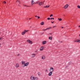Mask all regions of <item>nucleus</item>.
<instances>
[{
	"instance_id": "nucleus-5",
	"label": "nucleus",
	"mask_w": 80,
	"mask_h": 80,
	"mask_svg": "<svg viewBox=\"0 0 80 80\" xmlns=\"http://www.w3.org/2000/svg\"><path fill=\"white\" fill-rule=\"evenodd\" d=\"M44 2H45V1H43V2H40L39 3V5H42V4H43V5L44 4Z\"/></svg>"
},
{
	"instance_id": "nucleus-27",
	"label": "nucleus",
	"mask_w": 80,
	"mask_h": 80,
	"mask_svg": "<svg viewBox=\"0 0 80 80\" xmlns=\"http://www.w3.org/2000/svg\"><path fill=\"white\" fill-rule=\"evenodd\" d=\"M78 8H80V6L79 5H78Z\"/></svg>"
},
{
	"instance_id": "nucleus-31",
	"label": "nucleus",
	"mask_w": 80,
	"mask_h": 80,
	"mask_svg": "<svg viewBox=\"0 0 80 80\" xmlns=\"http://www.w3.org/2000/svg\"><path fill=\"white\" fill-rule=\"evenodd\" d=\"M37 17H38V19H39V18H40V17H39V16H38Z\"/></svg>"
},
{
	"instance_id": "nucleus-30",
	"label": "nucleus",
	"mask_w": 80,
	"mask_h": 80,
	"mask_svg": "<svg viewBox=\"0 0 80 80\" xmlns=\"http://www.w3.org/2000/svg\"><path fill=\"white\" fill-rule=\"evenodd\" d=\"M32 55H33V57H35V54H32Z\"/></svg>"
},
{
	"instance_id": "nucleus-1",
	"label": "nucleus",
	"mask_w": 80,
	"mask_h": 80,
	"mask_svg": "<svg viewBox=\"0 0 80 80\" xmlns=\"http://www.w3.org/2000/svg\"><path fill=\"white\" fill-rule=\"evenodd\" d=\"M29 64V62H27L26 63L24 64V65L23 66V67H27V66L28 65V64Z\"/></svg>"
},
{
	"instance_id": "nucleus-20",
	"label": "nucleus",
	"mask_w": 80,
	"mask_h": 80,
	"mask_svg": "<svg viewBox=\"0 0 80 80\" xmlns=\"http://www.w3.org/2000/svg\"><path fill=\"white\" fill-rule=\"evenodd\" d=\"M38 75H41V73H40V72H38Z\"/></svg>"
},
{
	"instance_id": "nucleus-25",
	"label": "nucleus",
	"mask_w": 80,
	"mask_h": 80,
	"mask_svg": "<svg viewBox=\"0 0 80 80\" xmlns=\"http://www.w3.org/2000/svg\"><path fill=\"white\" fill-rule=\"evenodd\" d=\"M47 20H50V18H47Z\"/></svg>"
},
{
	"instance_id": "nucleus-36",
	"label": "nucleus",
	"mask_w": 80,
	"mask_h": 80,
	"mask_svg": "<svg viewBox=\"0 0 80 80\" xmlns=\"http://www.w3.org/2000/svg\"><path fill=\"white\" fill-rule=\"evenodd\" d=\"M18 56H20V54H18Z\"/></svg>"
},
{
	"instance_id": "nucleus-11",
	"label": "nucleus",
	"mask_w": 80,
	"mask_h": 80,
	"mask_svg": "<svg viewBox=\"0 0 80 80\" xmlns=\"http://www.w3.org/2000/svg\"><path fill=\"white\" fill-rule=\"evenodd\" d=\"M43 48H44V47L43 46L41 47V48H40V50L41 51L43 50Z\"/></svg>"
},
{
	"instance_id": "nucleus-35",
	"label": "nucleus",
	"mask_w": 80,
	"mask_h": 80,
	"mask_svg": "<svg viewBox=\"0 0 80 80\" xmlns=\"http://www.w3.org/2000/svg\"><path fill=\"white\" fill-rule=\"evenodd\" d=\"M53 28H54L55 27H56V26H55L53 27Z\"/></svg>"
},
{
	"instance_id": "nucleus-38",
	"label": "nucleus",
	"mask_w": 80,
	"mask_h": 80,
	"mask_svg": "<svg viewBox=\"0 0 80 80\" xmlns=\"http://www.w3.org/2000/svg\"><path fill=\"white\" fill-rule=\"evenodd\" d=\"M50 35H52V33H49Z\"/></svg>"
},
{
	"instance_id": "nucleus-15",
	"label": "nucleus",
	"mask_w": 80,
	"mask_h": 80,
	"mask_svg": "<svg viewBox=\"0 0 80 80\" xmlns=\"http://www.w3.org/2000/svg\"><path fill=\"white\" fill-rule=\"evenodd\" d=\"M16 67L17 68H18L19 67V64H16Z\"/></svg>"
},
{
	"instance_id": "nucleus-12",
	"label": "nucleus",
	"mask_w": 80,
	"mask_h": 80,
	"mask_svg": "<svg viewBox=\"0 0 80 80\" xmlns=\"http://www.w3.org/2000/svg\"><path fill=\"white\" fill-rule=\"evenodd\" d=\"M42 60H44L45 58V56L44 55L42 56Z\"/></svg>"
},
{
	"instance_id": "nucleus-8",
	"label": "nucleus",
	"mask_w": 80,
	"mask_h": 80,
	"mask_svg": "<svg viewBox=\"0 0 80 80\" xmlns=\"http://www.w3.org/2000/svg\"><path fill=\"white\" fill-rule=\"evenodd\" d=\"M52 71H50V73H49L48 74V75L49 76H51V75H52Z\"/></svg>"
},
{
	"instance_id": "nucleus-45",
	"label": "nucleus",
	"mask_w": 80,
	"mask_h": 80,
	"mask_svg": "<svg viewBox=\"0 0 80 80\" xmlns=\"http://www.w3.org/2000/svg\"><path fill=\"white\" fill-rule=\"evenodd\" d=\"M47 69H46V71L47 72Z\"/></svg>"
},
{
	"instance_id": "nucleus-34",
	"label": "nucleus",
	"mask_w": 80,
	"mask_h": 80,
	"mask_svg": "<svg viewBox=\"0 0 80 80\" xmlns=\"http://www.w3.org/2000/svg\"><path fill=\"white\" fill-rule=\"evenodd\" d=\"M3 3H6V2L4 1V2H3Z\"/></svg>"
},
{
	"instance_id": "nucleus-19",
	"label": "nucleus",
	"mask_w": 80,
	"mask_h": 80,
	"mask_svg": "<svg viewBox=\"0 0 80 80\" xmlns=\"http://www.w3.org/2000/svg\"><path fill=\"white\" fill-rule=\"evenodd\" d=\"M58 20H59V21H62V19L61 18H58Z\"/></svg>"
},
{
	"instance_id": "nucleus-28",
	"label": "nucleus",
	"mask_w": 80,
	"mask_h": 80,
	"mask_svg": "<svg viewBox=\"0 0 80 80\" xmlns=\"http://www.w3.org/2000/svg\"><path fill=\"white\" fill-rule=\"evenodd\" d=\"M25 63V62H22V65H23V64H24Z\"/></svg>"
},
{
	"instance_id": "nucleus-37",
	"label": "nucleus",
	"mask_w": 80,
	"mask_h": 80,
	"mask_svg": "<svg viewBox=\"0 0 80 80\" xmlns=\"http://www.w3.org/2000/svg\"><path fill=\"white\" fill-rule=\"evenodd\" d=\"M37 2L36 3H38V2Z\"/></svg>"
},
{
	"instance_id": "nucleus-41",
	"label": "nucleus",
	"mask_w": 80,
	"mask_h": 80,
	"mask_svg": "<svg viewBox=\"0 0 80 80\" xmlns=\"http://www.w3.org/2000/svg\"><path fill=\"white\" fill-rule=\"evenodd\" d=\"M1 47V43H0V47Z\"/></svg>"
},
{
	"instance_id": "nucleus-46",
	"label": "nucleus",
	"mask_w": 80,
	"mask_h": 80,
	"mask_svg": "<svg viewBox=\"0 0 80 80\" xmlns=\"http://www.w3.org/2000/svg\"><path fill=\"white\" fill-rule=\"evenodd\" d=\"M30 19H31V18H29V20H30Z\"/></svg>"
},
{
	"instance_id": "nucleus-22",
	"label": "nucleus",
	"mask_w": 80,
	"mask_h": 80,
	"mask_svg": "<svg viewBox=\"0 0 80 80\" xmlns=\"http://www.w3.org/2000/svg\"><path fill=\"white\" fill-rule=\"evenodd\" d=\"M48 30V29H47V28L46 29H44L43 30V31H44V32H45V31H46V30Z\"/></svg>"
},
{
	"instance_id": "nucleus-10",
	"label": "nucleus",
	"mask_w": 80,
	"mask_h": 80,
	"mask_svg": "<svg viewBox=\"0 0 80 80\" xmlns=\"http://www.w3.org/2000/svg\"><path fill=\"white\" fill-rule=\"evenodd\" d=\"M35 3V2H34V1L33 0H32V2H31V5H33V3Z\"/></svg>"
},
{
	"instance_id": "nucleus-40",
	"label": "nucleus",
	"mask_w": 80,
	"mask_h": 80,
	"mask_svg": "<svg viewBox=\"0 0 80 80\" xmlns=\"http://www.w3.org/2000/svg\"><path fill=\"white\" fill-rule=\"evenodd\" d=\"M63 42L62 41H61L60 43H62Z\"/></svg>"
},
{
	"instance_id": "nucleus-14",
	"label": "nucleus",
	"mask_w": 80,
	"mask_h": 80,
	"mask_svg": "<svg viewBox=\"0 0 80 80\" xmlns=\"http://www.w3.org/2000/svg\"><path fill=\"white\" fill-rule=\"evenodd\" d=\"M25 33H26V32H25V31H23V32H22V35H25Z\"/></svg>"
},
{
	"instance_id": "nucleus-17",
	"label": "nucleus",
	"mask_w": 80,
	"mask_h": 80,
	"mask_svg": "<svg viewBox=\"0 0 80 80\" xmlns=\"http://www.w3.org/2000/svg\"><path fill=\"white\" fill-rule=\"evenodd\" d=\"M44 24V22H42L41 23V25H43Z\"/></svg>"
},
{
	"instance_id": "nucleus-24",
	"label": "nucleus",
	"mask_w": 80,
	"mask_h": 80,
	"mask_svg": "<svg viewBox=\"0 0 80 80\" xmlns=\"http://www.w3.org/2000/svg\"><path fill=\"white\" fill-rule=\"evenodd\" d=\"M50 28H52V27H49L47 28V29H48V30H49Z\"/></svg>"
},
{
	"instance_id": "nucleus-9",
	"label": "nucleus",
	"mask_w": 80,
	"mask_h": 80,
	"mask_svg": "<svg viewBox=\"0 0 80 80\" xmlns=\"http://www.w3.org/2000/svg\"><path fill=\"white\" fill-rule=\"evenodd\" d=\"M34 78L35 77H33V76H31L30 78V79L31 80H33Z\"/></svg>"
},
{
	"instance_id": "nucleus-32",
	"label": "nucleus",
	"mask_w": 80,
	"mask_h": 80,
	"mask_svg": "<svg viewBox=\"0 0 80 80\" xmlns=\"http://www.w3.org/2000/svg\"><path fill=\"white\" fill-rule=\"evenodd\" d=\"M51 23H53L54 22H55V21H53V22L52 21L51 22Z\"/></svg>"
},
{
	"instance_id": "nucleus-3",
	"label": "nucleus",
	"mask_w": 80,
	"mask_h": 80,
	"mask_svg": "<svg viewBox=\"0 0 80 80\" xmlns=\"http://www.w3.org/2000/svg\"><path fill=\"white\" fill-rule=\"evenodd\" d=\"M27 42H28V43H30V44H32V41H30V40H27Z\"/></svg>"
},
{
	"instance_id": "nucleus-29",
	"label": "nucleus",
	"mask_w": 80,
	"mask_h": 80,
	"mask_svg": "<svg viewBox=\"0 0 80 80\" xmlns=\"http://www.w3.org/2000/svg\"><path fill=\"white\" fill-rule=\"evenodd\" d=\"M52 19H53V20H54V18H51V20H52Z\"/></svg>"
},
{
	"instance_id": "nucleus-18",
	"label": "nucleus",
	"mask_w": 80,
	"mask_h": 80,
	"mask_svg": "<svg viewBox=\"0 0 80 80\" xmlns=\"http://www.w3.org/2000/svg\"><path fill=\"white\" fill-rule=\"evenodd\" d=\"M49 40H52V37H49Z\"/></svg>"
},
{
	"instance_id": "nucleus-16",
	"label": "nucleus",
	"mask_w": 80,
	"mask_h": 80,
	"mask_svg": "<svg viewBox=\"0 0 80 80\" xmlns=\"http://www.w3.org/2000/svg\"><path fill=\"white\" fill-rule=\"evenodd\" d=\"M34 80H38V78L36 77H35L34 78Z\"/></svg>"
},
{
	"instance_id": "nucleus-42",
	"label": "nucleus",
	"mask_w": 80,
	"mask_h": 80,
	"mask_svg": "<svg viewBox=\"0 0 80 80\" xmlns=\"http://www.w3.org/2000/svg\"><path fill=\"white\" fill-rule=\"evenodd\" d=\"M62 28H63V27H62Z\"/></svg>"
},
{
	"instance_id": "nucleus-13",
	"label": "nucleus",
	"mask_w": 80,
	"mask_h": 80,
	"mask_svg": "<svg viewBox=\"0 0 80 80\" xmlns=\"http://www.w3.org/2000/svg\"><path fill=\"white\" fill-rule=\"evenodd\" d=\"M50 6H49V5H46V6H44V8H48Z\"/></svg>"
},
{
	"instance_id": "nucleus-23",
	"label": "nucleus",
	"mask_w": 80,
	"mask_h": 80,
	"mask_svg": "<svg viewBox=\"0 0 80 80\" xmlns=\"http://www.w3.org/2000/svg\"><path fill=\"white\" fill-rule=\"evenodd\" d=\"M50 17H53V14H52L50 16Z\"/></svg>"
},
{
	"instance_id": "nucleus-43",
	"label": "nucleus",
	"mask_w": 80,
	"mask_h": 80,
	"mask_svg": "<svg viewBox=\"0 0 80 80\" xmlns=\"http://www.w3.org/2000/svg\"><path fill=\"white\" fill-rule=\"evenodd\" d=\"M61 80V79L60 78H59V80Z\"/></svg>"
},
{
	"instance_id": "nucleus-2",
	"label": "nucleus",
	"mask_w": 80,
	"mask_h": 80,
	"mask_svg": "<svg viewBox=\"0 0 80 80\" xmlns=\"http://www.w3.org/2000/svg\"><path fill=\"white\" fill-rule=\"evenodd\" d=\"M74 42H79V43H80V40L78 39L75 40Z\"/></svg>"
},
{
	"instance_id": "nucleus-26",
	"label": "nucleus",
	"mask_w": 80,
	"mask_h": 80,
	"mask_svg": "<svg viewBox=\"0 0 80 80\" xmlns=\"http://www.w3.org/2000/svg\"><path fill=\"white\" fill-rule=\"evenodd\" d=\"M28 31V30H24V31H25V32L26 33V32H27Z\"/></svg>"
},
{
	"instance_id": "nucleus-7",
	"label": "nucleus",
	"mask_w": 80,
	"mask_h": 80,
	"mask_svg": "<svg viewBox=\"0 0 80 80\" xmlns=\"http://www.w3.org/2000/svg\"><path fill=\"white\" fill-rule=\"evenodd\" d=\"M68 7V5L67 4L64 6V8H67Z\"/></svg>"
},
{
	"instance_id": "nucleus-6",
	"label": "nucleus",
	"mask_w": 80,
	"mask_h": 80,
	"mask_svg": "<svg viewBox=\"0 0 80 80\" xmlns=\"http://www.w3.org/2000/svg\"><path fill=\"white\" fill-rule=\"evenodd\" d=\"M51 70H52V72H53V70H54L53 68L52 67L50 68L49 69V71L50 72L51 71Z\"/></svg>"
},
{
	"instance_id": "nucleus-39",
	"label": "nucleus",
	"mask_w": 80,
	"mask_h": 80,
	"mask_svg": "<svg viewBox=\"0 0 80 80\" xmlns=\"http://www.w3.org/2000/svg\"><path fill=\"white\" fill-rule=\"evenodd\" d=\"M38 17L37 16H35V17Z\"/></svg>"
},
{
	"instance_id": "nucleus-44",
	"label": "nucleus",
	"mask_w": 80,
	"mask_h": 80,
	"mask_svg": "<svg viewBox=\"0 0 80 80\" xmlns=\"http://www.w3.org/2000/svg\"><path fill=\"white\" fill-rule=\"evenodd\" d=\"M78 27L80 28V26H78Z\"/></svg>"
},
{
	"instance_id": "nucleus-33",
	"label": "nucleus",
	"mask_w": 80,
	"mask_h": 80,
	"mask_svg": "<svg viewBox=\"0 0 80 80\" xmlns=\"http://www.w3.org/2000/svg\"><path fill=\"white\" fill-rule=\"evenodd\" d=\"M2 38H0V40H2Z\"/></svg>"
},
{
	"instance_id": "nucleus-48",
	"label": "nucleus",
	"mask_w": 80,
	"mask_h": 80,
	"mask_svg": "<svg viewBox=\"0 0 80 80\" xmlns=\"http://www.w3.org/2000/svg\"><path fill=\"white\" fill-rule=\"evenodd\" d=\"M59 42V41H58Z\"/></svg>"
},
{
	"instance_id": "nucleus-47",
	"label": "nucleus",
	"mask_w": 80,
	"mask_h": 80,
	"mask_svg": "<svg viewBox=\"0 0 80 80\" xmlns=\"http://www.w3.org/2000/svg\"><path fill=\"white\" fill-rule=\"evenodd\" d=\"M25 6H27L26 5H25Z\"/></svg>"
},
{
	"instance_id": "nucleus-21",
	"label": "nucleus",
	"mask_w": 80,
	"mask_h": 80,
	"mask_svg": "<svg viewBox=\"0 0 80 80\" xmlns=\"http://www.w3.org/2000/svg\"><path fill=\"white\" fill-rule=\"evenodd\" d=\"M17 2H18V3H20V2L19 0H17Z\"/></svg>"
},
{
	"instance_id": "nucleus-4",
	"label": "nucleus",
	"mask_w": 80,
	"mask_h": 80,
	"mask_svg": "<svg viewBox=\"0 0 80 80\" xmlns=\"http://www.w3.org/2000/svg\"><path fill=\"white\" fill-rule=\"evenodd\" d=\"M42 45H45V44H46V43H47V41H43L42 42Z\"/></svg>"
}]
</instances>
